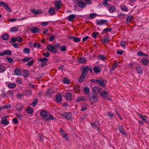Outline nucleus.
Returning a JSON list of instances; mask_svg holds the SVG:
<instances>
[{"label":"nucleus","mask_w":149,"mask_h":149,"mask_svg":"<svg viewBox=\"0 0 149 149\" xmlns=\"http://www.w3.org/2000/svg\"><path fill=\"white\" fill-rule=\"evenodd\" d=\"M18 30V28L17 27L15 26L11 28L10 31L11 32H16Z\"/></svg>","instance_id":"nucleus-35"},{"label":"nucleus","mask_w":149,"mask_h":149,"mask_svg":"<svg viewBox=\"0 0 149 149\" xmlns=\"http://www.w3.org/2000/svg\"><path fill=\"white\" fill-rule=\"evenodd\" d=\"M148 61L147 59L143 58L142 60V63L145 65L148 64Z\"/></svg>","instance_id":"nucleus-44"},{"label":"nucleus","mask_w":149,"mask_h":149,"mask_svg":"<svg viewBox=\"0 0 149 149\" xmlns=\"http://www.w3.org/2000/svg\"><path fill=\"white\" fill-rule=\"evenodd\" d=\"M16 41L18 42H21L23 41V39L20 37H19L16 38Z\"/></svg>","instance_id":"nucleus-60"},{"label":"nucleus","mask_w":149,"mask_h":149,"mask_svg":"<svg viewBox=\"0 0 149 149\" xmlns=\"http://www.w3.org/2000/svg\"><path fill=\"white\" fill-rule=\"evenodd\" d=\"M120 8L122 10L124 11H128V10L127 7L125 5L121 6Z\"/></svg>","instance_id":"nucleus-41"},{"label":"nucleus","mask_w":149,"mask_h":149,"mask_svg":"<svg viewBox=\"0 0 149 149\" xmlns=\"http://www.w3.org/2000/svg\"><path fill=\"white\" fill-rule=\"evenodd\" d=\"M55 39V36L53 35L50 37L49 40L50 41H52Z\"/></svg>","instance_id":"nucleus-64"},{"label":"nucleus","mask_w":149,"mask_h":149,"mask_svg":"<svg viewBox=\"0 0 149 149\" xmlns=\"http://www.w3.org/2000/svg\"><path fill=\"white\" fill-rule=\"evenodd\" d=\"M63 81L64 83L67 84H69L70 82V81L66 78H63Z\"/></svg>","instance_id":"nucleus-58"},{"label":"nucleus","mask_w":149,"mask_h":149,"mask_svg":"<svg viewBox=\"0 0 149 149\" xmlns=\"http://www.w3.org/2000/svg\"><path fill=\"white\" fill-rule=\"evenodd\" d=\"M117 63H114L112 65V68L110 70V72H111L113 71L114 69L117 67Z\"/></svg>","instance_id":"nucleus-28"},{"label":"nucleus","mask_w":149,"mask_h":149,"mask_svg":"<svg viewBox=\"0 0 149 149\" xmlns=\"http://www.w3.org/2000/svg\"><path fill=\"white\" fill-rule=\"evenodd\" d=\"M93 91L94 93H99L100 91V88L98 86H95L93 88Z\"/></svg>","instance_id":"nucleus-25"},{"label":"nucleus","mask_w":149,"mask_h":149,"mask_svg":"<svg viewBox=\"0 0 149 149\" xmlns=\"http://www.w3.org/2000/svg\"><path fill=\"white\" fill-rule=\"evenodd\" d=\"M136 70L138 74H140L142 73V70L140 67L139 66L137 67L136 68Z\"/></svg>","instance_id":"nucleus-46"},{"label":"nucleus","mask_w":149,"mask_h":149,"mask_svg":"<svg viewBox=\"0 0 149 149\" xmlns=\"http://www.w3.org/2000/svg\"><path fill=\"white\" fill-rule=\"evenodd\" d=\"M102 3L103 5L105 7H109V5L107 3L106 0H103L102 1Z\"/></svg>","instance_id":"nucleus-40"},{"label":"nucleus","mask_w":149,"mask_h":149,"mask_svg":"<svg viewBox=\"0 0 149 149\" xmlns=\"http://www.w3.org/2000/svg\"><path fill=\"white\" fill-rule=\"evenodd\" d=\"M13 91H8L6 94L5 95V96L9 95L12 96L13 95Z\"/></svg>","instance_id":"nucleus-51"},{"label":"nucleus","mask_w":149,"mask_h":149,"mask_svg":"<svg viewBox=\"0 0 149 149\" xmlns=\"http://www.w3.org/2000/svg\"><path fill=\"white\" fill-rule=\"evenodd\" d=\"M61 2L60 1H56L54 2V6L56 8V11H57L61 8Z\"/></svg>","instance_id":"nucleus-5"},{"label":"nucleus","mask_w":149,"mask_h":149,"mask_svg":"<svg viewBox=\"0 0 149 149\" xmlns=\"http://www.w3.org/2000/svg\"><path fill=\"white\" fill-rule=\"evenodd\" d=\"M5 9L9 12H11V8L9 7L7 3L4 6Z\"/></svg>","instance_id":"nucleus-30"},{"label":"nucleus","mask_w":149,"mask_h":149,"mask_svg":"<svg viewBox=\"0 0 149 149\" xmlns=\"http://www.w3.org/2000/svg\"><path fill=\"white\" fill-rule=\"evenodd\" d=\"M98 83L100 86L103 87H104L105 86V85L103 81H100L99 80Z\"/></svg>","instance_id":"nucleus-48"},{"label":"nucleus","mask_w":149,"mask_h":149,"mask_svg":"<svg viewBox=\"0 0 149 149\" xmlns=\"http://www.w3.org/2000/svg\"><path fill=\"white\" fill-rule=\"evenodd\" d=\"M98 58L101 59L102 61H104L105 60L106 58L105 55L100 54L98 56Z\"/></svg>","instance_id":"nucleus-34"},{"label":"nucleus","mask_w":149,"mask_h":149,"mask_svg":"<svg viewBox=\"0 0 149 149\" xmlns=\"http://www.w3.org/2000/svg\"><path fill=\"white\" fill-rule=\"evenodd\" d=\"M89 67L88 66H86L84 67L82 69L83 72L82 74L86 75V73L87 72Z\"/></svg>","instance_id":"nucleus-18"},{"label":"nucleus","mask_w":149,"mask_h":149,"mask_svg":"<svg viewBox=\"0 0 149 149\" xmlns=\"http://www.w3.org/2000/svg\"><path fill=\"white\" fill-rule=\"evenodd\" d=\"M38 99L37 98H35L33 99V102L30 104L31 105L35 106L37 104L38 102Z\"/></svg>","instance_id":"nucleus-26"},{"label":"nucleus","mask_w":149,"mask_h":149,"mask_svg":"<svg viewBox=\"0 0 149 149\" xmlns=\"http://www.w3.org/2000/svg\"><path fill=\"white\" fill-rule=\"evenodd\" d=\"M41 45L39 43H34V45H33V46L35 47H36V48H39L40 47Z\"/></svg>","instance_id":"nucleus-59"},{"label":"nucleus","mask_w":149,"mask_h":149,"mask_svg":"<svg viewBox=\"0 0 149 149\" xmlns=\"http://www.w3.org/2000/svg\"><path fill=\"white\" fill-rule=\"evenodd\" d=\"M72 116V114L70 112L65 113L63 114V116L67 120H72L71 119Z\"/></svg>","instance_id":"nucleus-8"},{"label":"nucleus","mask_w":149,"mask_h":149,"mask_svg":"<svg viewBox=\"0 0 149 149\" xmlns=\"http://www.w3.org/2000/svg\"><path fill=\"white\" fill-rule=\"evenodd\" d=\"M107 22V21L105 19H101L97 21V24L99 25H102L106 24Z\"/></svg>","instance_id":"nucleus-10"},{"label":"nucleus","mask_w":149,"mask_h":149,"mask_svg":"<svg viewBox=\"0 0 149 149\" xmlns=\"http://www.w3.org/2000/svg\"><path fill=\"white\" fill-rule=\"evenodd\" d=\"M62 134L63 137L67 141H68V134L65 133H63Z\"/></svg>","instance_id":"nucleus-45"},{"label":"nucleus","mask_w":149,"mask_h":149,"mask_svg":"<svg viewBox=\"0 0 149 149\" xmlns=\"http://www.w3.org/2000/svg\"><path fill=\"white\" fill-rule=\"evenodd\" d=\"M84 91L86 93H88L89 92V88L88 87H86L84 88Z\"/></svg>","instance_id":"nucleus-49"},{"label":"nucleus","mask_w":149,"mask_h":149,"mask_svg":"<svg viewBox=\"0 0 149 149\" xmlns=\"http://www.w3.org/2000/svg\"><path fill=\"white\" fill-rule=\"evenodd\" d=\"M11 117V116H6L3 118L2 119L1 121H8V120H10V119L9 118Z\"/></svg>","instance_id":"nucleus-23"},{"label":"nucleus","mask_w":149,"mask_h":149,"mask_svg":"<svg viewBox=\"0 0 149 149\" xmlns=\"http://www.w3.org/2000/svg\"><path fill=\"white\" fill-rule=\"evenodd\" d=\"M26 94L28 96H30L31 95L32 93V91L31 90H27L25 91Z\"/></svg>","instance_id":"nucleus-52"},{"label":"nucleus","mask_w":149,"mask_h":149,"mask_svg":"<svg viewBox=\"0 0 149 149\" xmlns=\"http://www.w3.org/2000/svg\"><path fill=\"white\" fill-rule=\"evenodd\" d=\"M101 95L104 99H106L107 100H111V99L109 98L110 97L109 93L106 91H103L100 93Z\"/></svg>","instance_id":"nucleus-4"},{"label":"nucleus","mask_w":149,"mask_h":149,"mask_svg":"<svg viewBox=\"0 0 149 149\" xmlns=\"http://www.w3.org/2000/svg\"><path fill=\"white\" fill-rule=\"evenodd\" d=\"M76 17V15L74 14H72L70 15L67 17L68 19L70 21H72L73 20V19Z\"/></svg>","instance_id":"nucleus-21"},{"label":"nucleus","mask_w":149,"mask_h":149,"mask_svg":"<svg viewBox=\"0 0 149 149\" xmlns=\"http://www.w3.org/2000/svg\"><path fill=\"white\" fill-rule=\"evenodd\" d=\"M43 55L46 57H48L49 56V53L48 52H47L46 54L45 53H43Z\"/></svg>","instance_id":"nucleus-63"},{"label":"nucleus","mask_w":149,"mask_h":149,"mask_svg":"<svg viewBox=\"0 0 149 149\" xmlns=\"http://www.w3.org/2000/svg\"><path fill=\"white\" fill-rule=\"evenodd\" d=\"M23 107L20 103H18L15 107V109L17 110H22L23 108Z\"/></svg>","instance_id":"nucleus-17"},{"label":"nucleus","mask_w":149,"mask_h":149,"mask_svg":"<svg viewBox=\"0 0 149 149\" xmlns=\"http://www.w3.org/2000/svg\"><path fill=\"white\" fill-rule=\"evenodd\" d=\"M93 70L95 72L96 74L99 73L101 71L100 70L96 67H94L93 68Z\"/></svg>","instance_id":"nucleus-32"},{"label":"nucleus","mask_w":149,"mask_h":149,"mask_svg":"<svg viewBox=\"0 0 149 149\" xmlns=\"http://www.w3.org/2000/svg\"><path fill=\"white\" fill-rule=\"evenodd\" d=\"M39 60L40 61L42 62V65L44 66L45 65L47 64L46 62L47 61L48 59L45 58H40Z\"/></svg>","instance_id":"nucleus-11"},{"label":"nucleus","mask_w":149,"mask_h":149,"mask_svg":"<svg viewBox=\"0 0 149 149\" xmlns=\"http://www.w3.org/2000/svg\"><path fill=\"white\" fill-rule=\"evenodd\" d=\"M26 111L28 113L31 114L33 113V109L32 107H29L27 109Z\"/></svg>","instance_id":"nucleus-42"},{"label":"nucleus","mask_w":149,"mask_h":149,"mask_svg":"<svg viewBox=\"0 0 149 149\" xmlns=\"http://www.w3.org/2000/svg\"><path fill=\"white\" fill-rule=\"evenodd\" d=\"M72 95L70 93L66 94L65 97L67 100H71L72 99Z\"/></svg>","instance_id":"nucleus-27"},{"label":"nucleus","mask_w":149,"mask_h":149,"mask_svg":"<svg viewBox=\"0 0 149 149\" xmlns=\"http://www.w3.org/2000/svg\"><path fill=\"white\" fill-rule=\"evenodd\" d=\"M97 16L96 13H92L89 15V17L90 19H93Z\"/></svg>","instance_id":"nucleus-36"},{"label":"nucleus","mask_w":149,"mask_h":149,"mask_svg":"<svg viewBox=\"0 0 149 149\" xmlns=\"http://www.w3.org/2000/svg\"><path fill=\"white\" fill-rule=\"evenodd\" d=\"M16 86V84L15 83L9 84L8 85V87L10 88H13Z\"/></svg>","instance_id":"nucleus-38"},{"label":"nucleus","mask_w":149,"mask_h":149,"mask_svg":"<svg viewBox=\"0 0 149 149\" xmlns=\"http://www.w3.org/2000/svg\"><path fill=\"white\" fill-rule=\"evenodd\" d=\"M139 116L140 118L142 119L144 121H146V120H148L147 118L148 117L146 116H142L141 115H139Z\"/></svg>","instance_id":"nucleus-39"},{"label":"nucleus","mask_w":149,"mask_h":149,"mask_svg":"<svg viewBox=\"0 0 149 149\" xmlns=\"http://www.w3.org/2000/svg\"><path fill=\"white\" fill-rule=\"evenodd\" d=\"M86 77V75L84 74H81L79 79L78 81L79 82L81 83L85 79Z\"/></svg>","instance_id":"nucleus-16"},{"label":"nucleus","mask_w":149,"mask_h":149,"mask_svg":"<svg viewBox=\"0 0 149 149\" xmlns=\"http://www.w3.org/2000/svg\"><path fill=\"white\" fill-rule=\"evenodd\" d=\"M86 59L85 58L82 57L79 58L78 60V62L81 63H83L86 61Z\"/></svg>","instance_id":"nucleus-31"},{"label":"nucleus","mask_w":149,"mask_h":149,"mask_svg":"<svg viewBox=\"0 0 149 149\" xmlns=\"http://www.w3.org/2000/svg\"><path fill=\"white\" fill-rule=\"evenodd\" d=\"M14 72L15 75L17 76H20L21 74V72L19 68H16L14 70Z\"/></svg>","instance_id":"nucleus-20"},{"label":"nucleus","mask_w":149,"mask_h":149,"mask_svg":"<svg viewBox=\"0 0 149 149\" xmlns=\"http://www.w3.org/2000/svg\"><path fill=\"white\" fill-rule=\"evenodd\" d=\"M30 29L31 30V32L32 33H35L38 32L39 30L40 29L38 27H36L33 28H30Z\"/></svg>","instance_id":"nucleus-14"},{"label":"nucleus","mask_w":149,"mask_h":149,"mask_svg":"<svg viewBox=\"0 0 149 149\" xmlns=\"http://www.w3.org/2000/svg\"><path fill=\"white\" fill-rule=\"evenodd\" d=\"M56 9L53 7L49 8L48 12L51 15H54L56 14Z\"/></svg>","instance_id":"nucleus-7"},{"label":"nucleus","mask_w":149,"mask_h":149,"mask_svg":"<svg viewBox=\"0 0 149 149\" xmlns=\"http://www.w3.org/2000/svg\"><path fill=\"white\" fill-rule=\"evenodd\" d=\"M33 63V60H32L29 61L26 63V65L27 66H29L32 65Z\"/></svg>","instance_id":"nucleus-57"},{"label":"nucleus","mask_w":149,"mask_h":149,"mask_svg":"<svg viewBox=\"0 0 149 149\" xmlns=\"http://www.w3.org/2000/svg\"><path fill=\"white\" fill-rule=\"evenodd\" d=\"M86 100L87 99L86 97L81 96L77 98L76 100V102H78L81 101H86Z\"/></svg>","instance_id":"nucleus-13"},{"label":"nucleus","mask_w":149,"mask_h":149,"mask_svg":"<svg viewBox=\"0 0 149 149\" xmlns=\"http://www.w3.org/2000/svg\"><path fill=\"white\" fill-rule=\"evenodd\" d=\"M77 5L80 8L85 7L86 6V4L83 2V1H81L78 2Z\"/></svg>","instance_id":"nucleus-19"},{"label":"nucleus","mask_w":149,"mask_h":149,"mask_svg":"<svg viewBox=\"0 0 149 149\" xmlns=\"http://www.w3.org/2000/svg\"><path fill=\"white\" fill-rule=\"evenodd\" d=\"M23 51L25 54H29L30 53V50L28 48H25L23 49Z\"/></svg>","instance_id":"nucleus-33"},{"label":"nucleus","mask_w":149,"mask_h":149,"mask_svg":"<svg viewBox=\"0 0 149 149\" xmlns=\"http://www.w3.org/2000/svg\"><path fill=\"white\" fill-rule=\"evenodd\" d=\"M32 59V58H30V57H26L24 58L22 61L24 62H26L27 61H29L31 59Z\"/></svg>","instance_id":"nucleus-56"},{"label":"nucleus","mask_w":149,"mask_h":149,"mask_svg":"<svg viewBox=\"0 0 149 149\" xmlns=\"http://www.w3.org/2000/svg\"><path fill=\"white\" fill-rule=\"evenodd\" d=\"M137 54L139 56H146L147 55V54L143 53L141 51L138 52L137 53Z\"/></svg>","instance_id":"nucleus-54"},{"label":"nucleus","mask_w":149,"mask_h":149,"mask_svg":"<svg viewBox=\"0 0 149 149\" xmlns=\"http://www.w3.org/2000/svg\"><path fill=\"white\" fill-rule=\"evenodd\" d=\"M66 47L64 45L60 47V49L61 51L63 52H65L66 50Z\"/></svg>","instance_id":"nucleus-50"},{"label":"nucleus","mask_w":149,"mask_h":149,"mask_svg":"<svg viewBox=\"0 0 149 149\" xmlns=\"http://www.w3.org/2000/svg\"><path fill=\"white\" fill-rule=\"evenodd\" d=\"M31 11L34 14L37 15L39 14L40 13V11L38 10H36L33 9L31 10Z\"/></svg>","instance_id":"nucleus-37"},{"label":"nucleus","mask_w":149,"mask_h":149,"mask_svg":"<svg viewBox=\"0 0 149 149\" xmlns=\"http://www.w3.org/2000/svg\"><path fill=\"white\" fill-rule=\"evenodd\" d=\"M121 46L123 47H126V42L123 41H122L120 43Z\"/></svg>","instance_id":"nucleus-55"},{"label":"nucleus","mask_w":149,"mask_h":149,"mask_svg":"<svg viewBox=\"0 0 149 149\" xmlns=\"http://www.w3.org/2000/svg\"><path fill=\"white\" fill-rule=\"evenodd\" d=\"M68 38L70 40H73V41L76 42H78L80 41V39L75 36H69Z\"/></svg>","instance_id":"nucleus-9"},{"label":"nucleus","mask_w":149,"mask_h":149,"mask_svg":"<svg viewBox=\"0 0 149 149\" xmlns=\"http://www.w3.org/2000/svg\"><path fill=\"white\" fill-rule=\"evenodd\" d=\"M109 10L111 13L115 12L116 10V9L114 6H109Z\"/></svg>","instance_id":"nucleus-15"},{"label":"nucleus","mask_w":149,"mask_h":149,"mask_svg":"<svg viewBox=\"0 0 149 149\" xmlns=\"http://www.w3.org/2000/svg\"><path fill=\"white\" fill-rule=\"evenodd\" d=\"M62 97L61 95L57 94L56 96V102L60 103L62 101Z\"/></svg>","instance_id":"nucleus-12"},{"label":"nucleus","mask_w":149,"mask_h":149,"mask_svg":"<svg viewBox=\"0 0 149 149\" xmlns=\"http://www.w3.org/2000/svg\"><path fill=\"white\" fill-rule=\"evenodd\" d=\"M12 54L11 52L9 50H4L2 52L0 53V56H2L4 55H9Z\"/></svg>","instance_id":"nucleus-6"},{"label":"nucleus","mask_w":149,"mask_h":149,"mask_svg":"<svg viewBox=\"0 0 149 149\" xmlns=\"http://www.w3.org/2000/svg\"><path fill=\"white\" fill-rule=\"evenodd\" d=\"M109 40V38L106 36H104L103 37V38L102 39V42L103 43L107 42Z\"/></svg>","instance_id":"nucleus-24"},{"label":"nucleus","mask_w":149,"mask_h":149,"mask_svg":"<svg viewBox=\"0 0 149 149\" xmlns=\"http://www.w3.org/2000/svg\"><path fill=\"white\" fill-rule=\"evenodd\" d=\"M99 34V33L97 32H93L92 34V36L94 38H96L97 36H98Z\"/></svg>","instance_id":"nucleus-43"},{"label":"nucleus","mask_w":149,"mask_h":149,"mask_svg":"<svg viewBox=\"0 0 149 149\" xmlns=\"http://www.w3.org/2000/svg\"><path fill=\"white\" fill-rule=\"evenodd\" d=\"M2 38L4 40H7L9 38V36L7 34H3L2 36Z\"/></svg>","instance_id":"nucleus-29"},{"label":"nucleus","mask_w":149,"mask_h":149,"mask_svg":"<svg viewBox=\"0 0 149 149\" xmlns=\"http://www.w3.org/2000/svg\"><path fill=\"white\" fill-rule=\"evenodd\" d=\"M11 107L10 105L8 104V105H4L2 107H1V108L2 109L3 108H6V109H8L10 108Z\"/></svg>","instance_id":"nucleus-61"},{"label":"nucleus","mask_w":149,"mask_h":149,"mask_svg":"<svg viewBox=\"0 0 149 149\" xmlns=\"http://www.w3.org/2000/svg\"><path fill=\"white\" fill-rule=\"evenodd\" d=\"M89 101L93 103H95L98 100V98L96 94H93L90 95L88 97Z\"/></svg>","instance_id":"nucleus-2"},{"label":"nucleus","mask_w":149,"mask_h":149,"mask_svg":"<svg viewBox=\"0 0 149 149\" xmlns=\"http://www.w3.org/2000/svg\"><path fill=\"white\" fill-rule=\"evenodd\" d=\"M134 19L133 17L131 15L128 16L127 18L126 22L127 23H129Z\"/></svg>","instance_id":"nucleus-22"},{"label":"nucleus","mask_w":149,"mask_h":149,"mask_svg":"<svg viewBox=\"0 0 149 149\" xmlns=\"http://www.w3.org/2000/svg\"><path fill=\"white\" fill-rule=\"evenodd\" d=\"M24 96L23 94H21L19 93L17 94L16 96L18 98L20 99L21 97H22Z\"/></svg>","instance_id":"nucleus-62"},{"label":"nucleus","mask_w":149,"mask_h":149,"mask_svg":"<svg viewBox=\"0 0 149 149\" xmlns=\"http://www.w3.org/2000/svg\"><path fill=\"white\" fill-rule=\"evenodd\" d=\"M5 70V68L3 65H0V73L3 72Z\"/></svg>","instance_id":"nucleus-47"},{"label":"nucleus","mask_w":149,"mask_h":149,"mask_svg":"<svg viewBox=\"0 0 149 149\" xmlns=\"http://www.w3.org/2000/svg\"><path fill=\"white\" fill-rule=\"evenodd\" d=\"M40 116L45 120H54V117L46 111L43 110L40 113Z\"/></svg>","instance_id":"nucleus-1"},{"label":"nucleus","mask_w":149,"mask_h":149,"mask_svg":"<svg viewBox=\"0 0 149 149\" xmlns=\"http://www.w3.org/2000/svg\"><path fill=\"white\" fill-rule=\"evenodd\" d=\"M112 30L111 28H107L104 29L103 31V33H105L107 31H110Z\"/></svg>","instance_id":"nucleus-53"},{"label":"nucleus","mask_w":149,"mask_h":149,"mask_svg":"<svg viewBox=\"0 0 149 149\" xmlns=\"http://www.w3.org/2000/svg\"><path fill=\"white\" fill-rule=\"evenodd\" d=\"M47 48L49 52L54 53H56L57 51L55 47L50 44H48L47 45Z\"/></svg>","instance_id":"nucleus-3"}]
</instances>
